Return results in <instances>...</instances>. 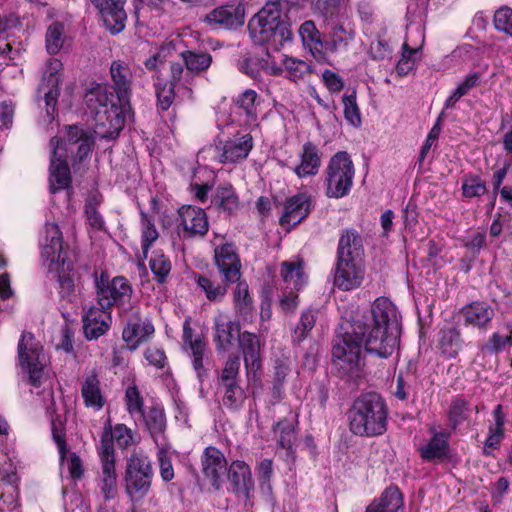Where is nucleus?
Wrapping results in <instances>:
<instances>
[{"instance_id":"obj_31","label":"nucleus","mask_w":512,"mask_h":512,"mask_svg":"<svg viewBox=\"0 0 512 512\" xmlns=\"http://www.w3.org/2000/svg\"><path fill=\"white\" fill-rule=\"evenodd\" d=\"M205 20L212 26L231 29L243 25L244 16L237 7L222 6L206 15Z\"/></svg>"},{"instance_id":"obj_46","label":"nucleus","mask_w":512,"mask_h":512,"mask_svg":"<svg viewBox=\"0 0 512 512\" xmlns=\"http://www.w3.org/2000/svg\"><path fill=\"white\" fill-rule=\"evenodd\" d=\"M181 56L186 69L189 70L193 76L194 74H200L201 72L206 71L212 63V56L205 52L196 53L187 50L182 52Z\"/></svg>"},{"instance_id":"obj_39","label":"nucleus","mask_w":512,"mask_h":512,"mask_svg":"<svg viewBox=\"0 0 512 512\" xmlns=\"http://www.w3.org/2000/svg\"><path fill=\"white\" fill-rule=\"evenodd\" d=\"M198 288L205 294L210 302H221L227 294V286L229 284H221L217 280L211 279L207 275H199L196 277Z\"/></svg>"},{"instance_id":"obj_25","label":"nucleus","mask_w":512,"mask_h":512,"mask_svg":"<svg viewBox=\"0 0 512 512\" xmlns=\"http://www.w3.org/2000/svg\"><path fill=\"white\" fill-rule=\"evenodd\" d=\"M153 332V325L148 321H142L138 315L134 313L127 319L122 338L131 350H135L142 342L146 341Z\"/></svg>"},{"instance_id":"obj_28","label":"nucleus","mask_w":512,"mask_h":512,"mask_svg":"<svg viewBox=\"0 0 512 512\" xmlns=\"http://www.w3.org/2000/svg\"><path fill=\"white\" fill-rule=\"evenodd\" d=\"M211 206L218 212L231 216L239 209V198L231 184L219 185L211 197Z\"/></svg>"},{"instance_id":"obj_62","label":"nucleus","mask_w":512,"mask_h":512,"mask_svg":"<svg viewBox=\"0 0 512 512\" xmlns=\"http://www.w3.org/2000/svg\"><path fill=\"white\" fill-rule=\"evenodd\" d=\"M495 29L512 36V8L502 6L494 13Z\"/></svg>"},{"instance_id":"obj_19","label":"nucleus","mask_w":512,"mask_h":512,"mask_svg":"<svg viewBox=\"0 0 512 512\" xmlns=\"http://www.w3.org/2000/svg\"><path fill=\"white\" fill-rule=\"evenodd\" d=\"M202 473L210 480L215 489H219L222 476L227 470V460L223 453L216 447L205 448L201 457Z\"/></svg>"},{"instance_id":"obj_9","label":"nucleus","mask_w":512,"mask_h":512,"mask_svg":"<svg viewBox=\"0 0 512 512\" xmlns=\"http://www.w3.org/2000/svg\"><path fill=\"white\" fill-rule=\"evenodd\" d=\"M97 302L99 306L110 310L117 306L121 312H126L130 306L132 287L123 276H116L112 280L104 279L96 281Z\"/></svg>"},{"instance_id":"obj_48","label":"nucleus","mask_w":512,"mask_h":512,"mask_svg":"<svg viewBox=\"0 0 512 512\" xmlns=\"http://www.w3.org/2000/svg\"><path fill=\"white\" fill-rule=\"evenodd\" d=\"M159 238L154 220L148 214L141 212V246L144 257L147 258L148 250Z\"/></svg>"},{"instance_id":"obj_13","label":"nucleus","mask_w":512,"mask_h":512,"mask_svg":"<svg viewBox=\"0 0 512 512\" xmlns=\"http://www.w3.org/2000/svg\"><path fill=\"white\" fill-rule=\"evenodd\" d=\"M253 148V138L249 133L236 135L215 146L216 157L220 163L234 164L245 160Z\"/></svg>"},{"instance_id":"obj_20","label":"nucleus","mask_w":512,"mask_h":512,"mask_svg":"<svg viewBox=\"0 0 512 512\" xmlns=\"http://www.w3.org/2000/svg\"><path fill=\"white\" fill-rule=\"evenodd\" d=\"M83 331L88 340L98 339L110 328L112 318L108 309L90 307L82 317Z\"/></svg>"},{"instance_id":"obj_11","label":"nucleus","mask_w":512,"mask_h":512,"mask_svg":"<svg viewBox=\"0 0 512 512\" xmlns=\"http://www.w3.org/2000/svg\"><path fill=\"white\" fill-rule=\"evenodd\" d=\"M177 234L182 239L203 237L209 230V221L204 209L193 205H182L176 219Z\"/></svg>"},{"instance_id":"obj_10","label":"nucleus","mask_w":512,"mask_h":512,"mask_svg":"<svg viewBox=\"0 0 512 512\" xmlns=\"http://www.w3.org/2000/svg\"><path fill=\"white\" fill-rule=\"evenodd\" d=\"M42 346L31 332L24 331L17 346L20 367L29 375V381L39 386L43 373V363L40 360Z\"/></svg>"},{"instance_id":"obj_47","label":"nucleus","mask_w":512,"mask_h":512,"mask_svg":"<svg viewBox=\"0 0 512 512\" xmlns=\"http://www.w3.org/2000/svg\"><path fill=\"white\" fill-rule=\"evenodd\" d=\"M299 34L303 44L311 50L321 52L323 50V33L321 34L316 28L313 21H305L299 28Z\"/></svg>"},{"instance_id":"obj_35","label":"nucleus","mask_w":512,"mask_h":512,"mask_svg":"<svg viewBox=\"0 0 512 512\" xmlns=\"http://www.w3.org/2000/svg\"><path fill=\"white\" fill-rule=\"evenodd\" d=\"M472 409L471 403L462 395L453 397L447 410V418L451 430L455 431L461 424L468 421Z\"/></svg>"},{"instance_id":"obj_38","label":"nucleus","mask_w":512,"mask_h":512,"mask_svg":"<svg viewBox=\"0 0 512 512\" xmlns=\"http://www.w3.org/2000/svg\"><path fill=\"white\" fill-rule=\"evenodd\" d=\"M439 348L447 358H455L462 348L460 332L454 327L442 329L439 337Z\"/></svg>"},{"instance_id":"obj_23","label":"nucleus","mask_w":512,"mask_h":512,"mask_svg":"<svg viewBox=\"0 0 512 512\" xmlns=\"http://www.w3.org/2000/svg\"><path fill=\"white\" fill-rule=\"evenodd\" d=\"M461 314L465 325L485 331L490 327L495 311L488 303L477 301L463 307Z\"/></svg>"},{"instance_id":"obj_1","label":"nucleus","mask_w":512,"mask_h":512,"mask_svg":"<svg viewBox=\"0 0 512 512\" xmlns=\"http://www.w3.org/2000/svg\"><path fill=\"white\" fill-rule=\"evenodd\" d=\"M333 345V363L342 378L362 377V348L368 354L388 358L398 348L401 325L395 305L377 298L370 310L355 313Z\"/></svg>"},{"instance_id":"obj_21","label":"nucleus","mask_w":512,"mask_h":512,"mask_svg":"<svg viewBox=\"0 0 512 512\" xmlns=\"http://www.w3.org/2000/svg\"><path fill=\"white\" fill-rule=\"evenodd\" d=\"M311 211V198L306 193H299L286 199L284 211L280 218L281 225L296 226Z\"/></svg>"},{"instance_id":"obj_8","label":"nucleus","mask_w":512,"mask_h":512,"mask_svg":"<svg viewBox=\"0 0 512 512\" xmlns=\"http://www.w3.org/2000/svg\"><path fill=\"white\" fill-rule=\"evenodd\" d=\"M354 164L345 151L333 155L326 168V195L330 198L346 196L353 185Z\"/></svg>"},{"instance_id":"obj_43","label":"nucleus","mask_w":512,"mask_h":512,"mask_svg":"<svg viewBox=\"0 0 512 512\" xmlns=\"http://www.w3.org/2000/svg\"><path fill=\"white\" fill-rule=\"evenodd\" d=\"M99 487L106 500H110L117 493V473L115 463H101V473L99 476Z\"/></svg>"},{"instance_id":"obj_2","label":"nucleus","mask_w":512,"mask_h":512,"mask_svg":"<svg viewBox=\"0 0 512 512\" xmlns=\"http://www.w3.org/2000/svg\"><path fill=\"white\" fill-rule=\"evenodd\" d=\"M110 77L112 86L97 84L84 96L87 112L97 127L102 128L101 135L106 139L116 138L126 122L133 118L131 107L132 71L121 60L111 63Z\"/></svg>"},{"instance_id":"obj_55","label":"nucleus","mask_w":512,"mask_h":512,"mask_svg":"<svg viewBox=\"0 0 512 512\" xmlns=\"http://www.w3.org/2000/svg\"><path fill=\"white\" fill-rule=\"evenodd\" d=\"M176 89L177 87L173 84L165 81H159L155 84L157 105L161 110L165 111L171 107L176 98Z\"/></svg>"},{"instance_id":"obj_22","label":"nucleus","mask_w":512,"mask_h":512,"mask_svg":"<svg viewBox=\"0 0 512 512\" xmlns=\"http://www.w3.org/2000/svg\"><path fill=\"white\" fill-rule=\"evenodd\" d=\"M138 420L144 423L156 446L167 444L165 435L167 421L164 409L161 406L150 407Z\"/></svg>"},{"instance_id":"obj_26","label":"nucleus","mask_w":512,"mask_h":512,"mask_svg":"<svg viewBox=\"0 0 512 512\" xmlns=\"http://www.w3.org/2000/svg\"><path fill=\"white\" fill-rule=\"evenodd\" d=\"M81 396L87 408L100 411L106 404V398L101 390L100 380L95 371L86 374L81 383Z\"/></svg>"},{"instance_id":"obj_64","label":"nucleus","mask_w":512,"mask_h":512,"mask_svg":"<svg viewBox=\"0 0 512 512\" xmlns=\"http://www.w3.org/2000/svg\"><path fill=\"white\" fill-rule=\"evenodd\" d=\"M239 71L249 76L252 79H257L260 76L261 69L263 68L262 61L258 58H243L237 63Z\"/></svg>"},{"instance_id":"obj_16","label":"nucleus","mask_w":512,"mask_h":512,"mask_svg":"<svg viewBox=\"0 0 512 512\" xmlns=\"http://www.w3.org/2000/svg\"><path fill=\"white\" fill-rule=\"evenodd\" d=\"M183 348L189 351L192 358V365L198 379L202 382L207 376V369L204 367V355L206 352V342L200 335L195 336L194 330L190 326V321L185 320L183 324Z\"/></svg>"},{"instance_id":"obj_42","label":"nucleus","mask_w":512,"mask_h":512,"mask_svg":"<svg viewBox=\"0 0 512 512\" xmlns=\"http://www.w3.org/2000/svg\"><path fill=\"white\" fill-rule=\"evenodd\" d=\"M222 394V404L230 411H238L243 407L246 393L239 383L218 387Z\"/></svg>"},{"instance_id":"obj_4","label":"nucleus","mask_w":512,"mask_h":512,"mask_svg":"<svg viewBox=\"0 0 512 512\" xmlns=\"http://www.w3.org/2000/svg\"><path fill=\"white\" fill-rule=\"evenodd\" d=\"M350 431L361 437H376L387 430L388 408L377 393L359 396L348 412Z\"/></svg>"},{"instance_id":"obj_50","label":"nucleus","mask_w":512,"mask_h":512,"mask_svg":"<svg viewBox=\"0 0 512 512\" xmlns=\"http://www.w3.org/2000/svg\"><path fill=\"white\" fill-rule=\"evenodd\" d=\"M149 266L155 276V279L159 283H164L171 271V262L169 258L161 250H155L149 260Z\"/></svg>"},{"instance_id":"obj_15","label":"nucleus","mask_w":512,"mask_h":512,"mask_svg":"<svg viewBox=\"0 0 512 512\" xmlns=\"http://www.w3.org/2000/svg\"><path fill=\"white\" fill-rule=\"evenodd\" d=\"M364 278L362 260L337 258L334 269V285L342 290L349 291L358 288Z\"/></svg>"},{"instance_id":"obj_40","label":"nucleus","mask_w":512,"mask_h":512,"mask_svg":"<svg viewBox=\"0 0 512 512\" xmlns=\"http://www.w3.org/2000/svg\"><path fill=\"white\" fill-rule=\"evenodd\" d=\"M448 435L443 432L435 433L430 441L420 448L421 457L427 461L443 458L448 451Z\"/></svg>"},{"instance_id":"obj_52","label":"nucleus","mask_w":512,"mask_h":512,"mask_svg":"<svg viewBox=\"0 0 512 512\" xmlns=\"http://www.w3.org/2000/svg\"><path fill=\"white\" fill-rule=\"evenodd\" d=\"M239 369V356H229L218 378V387L228 384L239 383Z\"/></svg>"},{"instance_id":"obj_54","label":"nucleus","mask_w":512,"mask_h":512,"mask_svg":"<svg viewBox=\"0 0 512 512\" xmlns=\"http://www.w3.org/2000/svg\"><path fill=\"white\" fill-rule=\"evenodd\" d=\"M344 106V118L353 127H360L362 124L360 109L356 101V92L352 91L351 94H345L342 98Z\"/></svg>"},{"instance_id":"obj_63","label":"nucleus","mask_w":512,"mask_h":512,"mask_svg":"<svg viewBox=\"0 0 512 512\" xmlns=\"http://www.w3.org/2000/svg\"><path fill=\"white\" fill-rule=\"evenodd\" d=\"M96 197L87 200L85 204V214L89 225L95 230H103L105 222L102 215L97 210Z\"/></svg>"},{"instance_id":"obj_29","label":"nucleus","mask_w":512,"mask_h":512,"mask_svg":"<svg viewBox=\"0 0 512 512\" xmlns=\"http://www.w3.org/2000/svg\"><path fill=\"white\" fill-rule=\"evenodd\" d=\"M321 165V155L318 147L312 142H306L300 154V163L295 166L294 173L299 178L315 176Z\"/></svg>"},{"instance_id":"obj_57","label":"nucleus","mask_w":512,"mask_h":512,"mask_svg":"<svg viewBox=\"0 0 512 512\" xmlns=\"http://www.w3.org/2000/svg\"><path fill=\"white\" fill-rule=\"evenodd\" d=\"M64 28L61 23H53L49 26L46 33V49L49 54H57L63 46Z\"/></svg>"},{"instance_id":"obj_5","label":"nucleus","mask_w":512,"mask_h":512,"mask_svg":"<svg viewBox=\"0 0 512 512\" xmlns=\"http://www.w3.org/2000/svg\"><path fill=\"white\" fill-rule=\"evenodd\" d=\"M250 37L257 45L279 50L291 40L290 24L282 17L280 2H268L248 23Z\"/></svg>"},{"instance_id":"obj_56","label":"nucleus","mask_w":512,"mask_h":512,"mask_svg":"<svg viewBox=\"0 0 512 512\" xmlns=\"http://www.w3.org/2000/svg\"><path fill=\"white\" fill-rule=\"evenodd\" d=\"M487 191L486 183L479 176L466 175L462 182V195L466 198L480 197Z\"/></svg>"},{"instance_id":"obj_7","label":"nucleus","mask_w":512,"mask_h":512,"mask_svg":"<svg viewBox=\"0 0 512 512\" xmlns=\"http://www.w3.org/2000/svg\"><path fill=\"white\" fill-rule=\"evenodd\" d=\"M154 471L150 458L142 452L133 453L126 461L125 492L132 503L142 501L151 489Z\"/></svg>"},{"instance_id":"obj_37","label":"nucleus","mask_w":512,"mask_h":512,"mask_svg":"<svg viewBox=\"0 0 512 512\" xmlns=\"http://www.w3.org/2000/svg\"><path fill=\"white\" fill-rule=\"evenodd\" d=\"M296 424L297 421L294 417L292 419L285 418L277 422L274 427L275 434H278L279 446L285 449L290 457L294 456L293 446L296 441Z\"/></svg>"},{"instance_id":"obj_49","label":"nucleus","mask_w":512,"mask_h":512,"mask_svg":"<svg viewBox=\"0 0 512 512\" xmlns=\"http://www.w3.org/2000/svg\"><path fill=\"white\" fill-rule=\"evenodd\" d=\"M66 418L62 415L56 414L51 419V432L54 442L58 447L60 459L64 460L68 452L66 443Z\"/></svg>"},{"instance_id":"obj_34","label":"nucleus","mask_w":512,"mask_h":512,"mask_svg":"<svg viewBox=\"0 0 512 512\" xmlns=\"http://www.w3.org/2000/svg\"><path fill=\"white\" fill-rule=\"evenodd\" d=\"M363 248L361 237L352 230L342 234L338 244L337 258L362 260Z\"/></svg>"},{"instance_id":"obj_33","label":"nucleus","mask_w":512,"mask_h":512,"mask_svg":"<svg viewBox=\"0 0 512 512\" xmlns=\"http://www.w3.org/2000/svg\"><path fill=\"white\" fill-rule=\"evenodd\" d=\"M239 345L243 352L244 362L247 369L257 370L260 368V343L256 334L243 332L239 336Z\"/></svg>"},{"instance_id":"obj_44","label":"nucleus","mask_w":512,"mask_h":512,"mask_svg":"<svg viewBox=\"0 0 512 512\" xmlns=\"http://www.w3.org/2000/svg\"><path fill=\"white\" fill-rule=\"evenodd\" d=\"M193 81L194 76L191 75L189 70L186 69L185 71L181 63L170 64V80L167 82L177 87L178 92L183 90L184 96L191 97L192 90L190 86L193 84Z\"/></svg>"},{"instance_id":"obj_24","label":"nucleus","mask_w":512,"mask_h":512,"mask_svg":"<svg viewBox=\"0 0 512 512\" xmlns=\"http://www.w3.org/2000/svg\"><path fill=\"white\" fill-rule=\"evenodd\" d=\"M240 335V326L237 322L228 320L224 315L214 318V341L217 350H230Z\"/></svg>"},{"instance_id":"obj_32","label":"nucleus","mask_w":512,"mask_h":512,"mask_svg":"<svg viewBox=\"0 0 512 512\" xmlns=\"http://www.w3.org/2000/svg\"><path fill=\"white\" fill-rule=\"evenodd\" d=\"M261 100L253 89H246L234 99V105L239 115L245 116V123L255 125L258 118V106Z\"/></svg>"},{"instance_id":"obj_17","label":"nucleus","mask_w":512,"mask_h":512,"mask_svg":"<svg viewBox=\"0 0 512 512\" xmlns=\"http://www.w3.org/2000/svg\"><path fill=\"white\" fill-rule=\"evenodd\" d=\"M227 479L236 496L250 500L254 491V480L248 464L240 460L233 461L227 470Z\"/></svg>"},{"instance_id":"obj_27","label":"nucleus","mask_w":512,"mask_h":512,"mask_svg":"<svg viewBox=\"0 0 512 512\" xmlns=\"http://www.w3.org/2000/svg\"><path fill=\"white\" fill-rule=\"evenodd\" d=\"M365 512H403V495L396 486L387 487Z\"/></svg>"},{"instance_id":"obj_51","label":"nucleus","mask_w":512,"mask_h":512,"mask_svg":"<svg viewBox=\"0 0 512 512\" xmlns=\"http://www.w3.org/2000/svg\"><path fill=\"white\" fill-rule=\"evenodd\" d=\"M124 400L127 412L133 419L138 420L143 416L144 399L135 385L127 387Z\"/></svg>"},{"instance_id":"obj_53","label":"nucleus","mask_w":512,"mask_h":512,"mask_svg":"<svg viewBox=\"0 0 512 512\" xmlns=\"http://www.w3.org/2000/svg\"><path fill=\"white\" fill-rule=\"evenodd\" d=\"M286 77L294 82L304 78L310 72L309 65L302 60L284 56L282 60Z\"/></svg>"},{"instance_id":"obj_12","label":"nucleus","mask_w":512,"mask_h":512,"mask_svg":"<svg viewBox=\"0 0 512 512\" xmlns=\"http://www.w3.org/2000/svg\"><path fill=\"white\" fill-rule=\"evenodd\" d=\"M355 36L356 31L349 22L330 19L323 30V50L332 54L347 52Z\"/></svg>"},{"instance_id":"obj_6","label":"nucleus","mask_w":512,"mask_h":512,"mask_svg":"<svg viewBox=\"0 0 512 512\" xmlns=\"http://www.w3.org/2000/svg\"><path fill=\"white\" fill-rule=\"evenodd\" d=\"M94 144L93 132L78 124L65 126L62 136L50 140L54 154L69 158L75 172L81 169L90 156Z\"/></svg>"},{"instance_id":"obj_61","label":"nucleus","mask_w":512,"mask_h":512,"mask_svg":"<svg viewBox=\"0 0 512 512\" xmlns=\"http://www.w3.org/2000/svg\"><path fill=\"white\" fill-rule=\"evenodd\" d=\"M62 71V63L58 59H50L47 64L43 74L41 89H44L45 86H59L61 83V74Z\"/></svg>"},{"instance_id":"obj_45","label":"nucleus","mask_w":512,"mask_h":512,"mask_svg":"<svg viewBox=\"0 0 512 512\" xmlns=\"http://www.w3.org/2000/svg\"><path fill=\"white\" fill-rule=\"evenodd\" d=\"M281 277L286 284L285 289L300 290L305 284V277L300 263L283 262L281 265Z\"/></svg>"},{"instance_id":"obj_60","label":"nucleus","mask_w":512,"mask_h":512,"mask_svg":"<svg viewBox=\"0 0 512 512\" xmlns=\"http://www.w3.org/2000/svg\"><path fill=\"white\" fill-rule=\"evenodd\" d=\"M98 453L101 463H106V461L109 463H115L114 440L112 435V428L110 426L105 427L101 435Z\"/></svg>"},{"instance_id":"obj_41","label":"nucleus","mask_w":512,"mask_h":512,"mask_svg":"<svg viewBox=\"0 0 512 512\" xmlns=\"http://www.w3.org/2000/svg\"><path fill=\"white\" fill-rule=\"evenodd\" d=\"M416 34L419 38V45L418 46H410L409 44V37L402 45V57L398 61L396 65V73L399 76H406L413 68L414 61L412 59V56L416 54L422 47L424 42V33L421 29H416Z\"/></svg>"},{"instance_id":"obj_14","label":"nucleus","mask_w":512,"mask_h":512,"mask_svg":"<svg viewBox=\"0 0 512 512\" xmlns=\"http://www.w3.org/2000/svg\"><path fill=\"white\" fill-rule=\"evenodd\" d=\"M214 261L224 283L232 284L241 278V261L232 243L216 246Z\"/></svg>"},{"instance_id":"obj_18","label":"nucleus","mask_w":512,"mask_h":512,"mask_svg":"<svg viewBox=\"0 0 512 512\" xmlns=\"http://www.w3.org/2000/svg\"><path fill=\"white\" fill-rule=\"evenodd\" d=\"M100 12L105 26L112 34L125 28L127 14L124 10L126 0H89Z\"/></svg>"},{"instance_id":"obj_36","label":"nucleus","mask_w":512,"mask_h":512,"mask_svg":"<svg viewBox=\"0 0 512 512\" xmlns=\"http://www.w3.org/2000/svg\"><path fill=\"white\" fill-rule=\"evenodd\" d=\"M233 290V304L236 313L243 319H248L254 310L253 299L249 292V286L241 278L235 282Z\"/></svg>"},{"instance_id":"obj_3","label":"nucleus","mask_w":512,"mask_h":512,"mask_svg":"<svg viewBox=\"0 0 512 512\" xmlns=\"http://www.w3.org/2000/svg\"><path fill=\"white\" fill-rule=\"evenodd\" d=\"M41 256L50 262L49 268L58 271L59 295L62 301L75 303L79 296L77 275L63 249L62 232L55 223H46L39 239Z\"/></svg>"},{"instance_id":"obj_59","label":"nucleus","mask_w":512,"mask_h":512,"mask_svg":"<svg viewBox=\"0 0 512 512\" xmlns=\"http://www.w3.org/2000/svg\"><path fill=\"white\" fill-rule=\"evenodd\" d=\"M157 460L159 464L160 476L163 481L169 482L174 478V468L172 465L171 454L168 445L157 446Z\"/></svg>"},{"instance_id":"obj_30","label":"nucleus","mask_w":512,"mask_h":512,"mask_svg":"<svg viewBox=\"0 0 512 512\" xmlns=\"http://www.w3.org/2000/svg\"><path fill=\"white\" fill-rule=\"evenodd\" d=\"M69 158L61 155H55L52 151L50 160V190L55 193L67 188L71 183L70 170L68 165Z\"/></svg>"},{"instance_id":"obj_58","label":"nucleus","mask_w":512,"mask_h":512,"mask_svg":"<svg viewBox=\"0 0 512 512\" xmlns=\"http://www.w3.org/2000/svg\"><path fill=\"white\" fill-rule=\"evenodd\" d=\"M316 311L307 310L302 313L299 324L296 326L293 334V340L301 343L306 339L309 332L313 329L316 322Z\"/></svg>"}]
</instances>
